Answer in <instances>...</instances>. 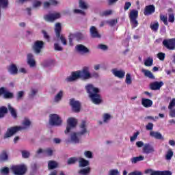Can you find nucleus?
Listing matches in <instances>:
<instances>
[{"label": "nucleus", "mask_w": 175, "mask_h": 175, "mask_svg": "<svg viewBox=\"0 0 175 175\" xmlns=\"http://www.w3.org/2000/svg\"><path fill=\"white\" fill-rule=\"evenodd\" d=\"M76 36H77L76 40L77 41L83 40V39H84V35L83 33H80V32L76 33Z\"/></svg>", "instance_id": "obj_48"}, {"label": "nucleus", "mask_w": 175, "mask_h": 175, "mask_svg": "<svg viewBox=\"0 0 175 175\" xmlns=\"http://www.w3.org/2000/svg\"><path fill=\"white\" fill-rule=\"evenodd\" d=\"M142 151L144 154H152V152H155V149L152 145L150 144H145L142 148Z\"/></svg>", "instance_id": "obj_15"}, {"label": "nucleus", "mask_w": 175, "mask_h": 175, "mask_svg": "<svg viewBox=\"0 0 175 175\" xmlns=\"http://www.w3.org/2000/svg\"><path fill=\"white\" fill-rule=\"evenodd\" d=\"M110 14H113V11L111 10H105L100 13L101 17H106L107 16H110Z\"/></svg>", "instance_id": "obj_40"}, {"label": "nucleus", "mask_w": 175, "mask_h": 175, "mask_svg": "<svg viewBox=\"0 0 175 175\" xmlns=\"http://www.w3.org/2000/svg\"><path fill=\"white\" fill-rule=\"evenodd\" d=\"M79 73L82 80L92 79V75L90 73V68L87 66L83 67L81 70H79Z\"/></svg>", "instance_id": "obj_9"}, {"label": "nucleus", "mask_w": 175, "mask_h": 175, "mask_svg": "<svg viewBox=\"0 0 175 175\" xmlns=\"http://www.w3.org/2000/svg\"><path fill=\"white\" fill-rule=\"evenodd\" d=\"M9 167H4L0 170L1 174L3 175H8L9 174Z\"/></svg>", "instance_id": "obj_43"}, {"label": "nucleus", "mask_w": 175, "mask_h": 175, "mask_svg": "<svg viewBox=\"0 0 175 175\" xmlns=\"http://www.w3.org/2000/svg\"><path fill=\"white\" fill-rule=\"evenodd\" d=\"M79 79H81V76L79 70H77L75 72H72L71 76L68 77L66 79V81H67V83H72V81H75Z\"/></svg>", "instance_id": "obj_13"}, {"label": "nucleus", "mask_w": 175, "mask_h": 175, "mask_svg": "<svg viewBox=\"0 0 175 175\" xmlns=\"http://www.w3.org/2000/svg\"><path fill=\"white\" fill-rule=\"evenodd\" d=\"M78 173L81 175L90 174V173H91V167H87L85 168L81 169Z\"/></svg>", "instance_id": "obj_31"}, {"label": "nucleus", "mask_w": 175, "mask_h": 175, "mask_svg": "<svg viewBox=\"0 0 175 175\" xmlns=\"http://www.w3.org/2000/svg\"><path fill=\"white\" fill-rule=\"evenodd\" d=\"M160 20L163 21L165 25H168L169 23H167V16L161 14L160 15Z\"/></svg>", "instance_id": "obj_45"}, {"label": "nucleus", "mask_w": 175, "mask_h": 175, "mask_svg": "<svg viewBox=\"0 0 175 175\" xmlns=\"http://www.w3.org/2000/svg\"><path fill=\"white\" fill-rule=\"evenodd\" d=\"M139 135H140V132L137 131L136 133H135L133 135L130 137L131 142H135V140L137 139V136H139Z\"/></svg>", "instance_id": "obj_50"}, {"label": "nucleus", "mask_w": 175, "mask_h": 175, "mask_svg": "<svg viewBox=\"0 0 175 175\" xmlns=\"http://www.w3.org/2000/svg\"><path fill=\"white\" fill-rule=\"evenodd\" d=\"M54 49H55V51H62V50H64L62 46H61L59 45V44H58V43L54 44Z\"/></svg>", "instance_id": "obj_49"}, {"label": "nucleus", "mask_w": 175, "mask_h": 175, "mask_svg": "<svg viewBox=\"0 0 175 175\" xmlns=\"http://www.w3.org/2000/svg\"><path fill=\"white\" fill-rule=\"evenodd\" d=\"M174 14L172 13V14H169L168 15V21L169 23H174Z\"/></svg>", "instance_id": "obj_52"}, {"label": "nucleus", "mask_w": 175, "mask_h": 175, "mask_svg": "<svg viewBox=\"0 0 175 175\" xmlns=\"http://www.w3.org/2000/svg\"><path fill=\"white\" fill-rule=\"evenodd\" d=\"M110 118H111V116H110V114L105 113L103 115V121H104V122H107V121H109V120H110Z\"/></svg>", "instance_id": "obj_54"}, {"label": "nucleus", "mask_w": 175, "mask_h": 175, "mask_svg": "<svg viewBox=\"0 0 175 175\" xmlns=\"http://www.w3.org/2000/svg\"><path fill=\"white\" fill-rule=\"evenodd\" d=\"M172 172L169 170L161 171L160 175H172Z\"/></svg>", "instance_id": "obj_62"}, {"label": "nucleus", "mask_w": 175, "mask_h": 175, "mask_svg": "<svg viewBox=\"0 0 175 175\" xmlns=\"http://www.w3.org/2000/svg\"><path fill=\"white\" fill-rule=\"evenodd\" d=\"M157 57L160 61H165V53L160 52L157 54Z\"/></svg>", "instance_id": "obj_56"}, {"label": "nucleus", "mask_w": 175, "mask_h": 175, "mask_svg": "<svg viewBox=\"0 0 175 175\" xmlns=\"http://www.w3.org/2000/svg\"><path fill=\"white\" fill-rule=\"evenodd\" d=\"M8 71L10 75H17L18 73V68H17V66L14 64H12L10 65L8 68Z\"/></svg>", "instance_id": "obj_20"}, {"label": "nucleus", "mask_w": 175, "mask_h": 175, "mask_svg": "<svg viewBox=\"0 0 175 175\" xmlns=\"http://www.w3.org/2000/svg\"><path fill=\"white\" fill-rule=\"evenodd\" d=\"M50 2L46 1L44 3V9H47L50 8V5H52L53 6H57L59 3V1L57 0H49Z\"/></svg>", "instance_id": "obj_23"}, {"label": "nucleus", "mask_w": 175, "mask_h": 175, "mask_svg": "<svg viewBox=\"0 0 175 175\" xmlns=\"http://www.w3.org/2000/svg\"><path fill=\"white\" fill-rule=\"evenodd\" d=\"M77 125V120L75 118H70L67 120V127L65 131V133H69L72 128H76Z\"/></svg>", "instance_id": "obj_12"}, {"label": "nucleus", "mask_w": 175, "mask_h": 175, "mask_svg": "<svg viewBox=\"0 0 175 175\" xmlns=\"http://www.w3.org/2000/svg\"><path fill=\"white\" fill-rule=\"evenodd\" d=\"M131 6H132V3H131V2L129 1H126L124 3V10H128L129 8H131Z\"/></svg>", "instance_id": "obj_59"}, {"label": "nucleus", "mask_w": 175, "mask_h": 175, "mask_svg": "<svg viewBox=\"0 0 175 175\" xmlns=\"http://www.w3.org/2000/svg\"><path fill=\"white\" fill-rule=\"evenodd\" d=\"M21 152L23 158H29V152L27 150H22Z\"/></svg>", "instance_id": "obj_55"}, {"label": "nucleus", "mask_w": 175, "mask_h": 175, "mask_svg": "<svg viewBox=\"0 0 175 175\" xmlns=\"http://www.w3.org/2000/svg\"><path fill=\"white\" fill-rule=\"evenodd\" d=\"M150 136L151 137H154V139H156L157 140H165V138L163 137L162 134L158 131H151L150 132Z\"/></svg>", "instance_id": "obj_19"}, {"label": "nucleus", "mask_w": 175, "mask_h": 175, "mask_svg": "<svg viewBox=\"0 0 175 175\" xmlns=\"http://www.w3.org/2000/svg\"><path fill=\"white\" fill-rule=\"evenodd\" d=\"M49 124L53 126H59L62 125V119L58 114L52 113L49 116Z\"/></svg>", "instance_id": "obj_7"}, {"label": "nucleus", "mask_w": 175, "mask_h": 175, "mask_svg": "<svg viewBox=\"0 0 175 175\" xmlns=\"http://www.w3.org/2000/svg\"><path fill=\"white\" fill-rule=\"evenodd\" d=\"M90 36L91 38H93V39L95 38H100V34H99V31H98V29L95 26H92L90 29Z\"/></svg>", "instance_id": "obj_18"}, {"label": "nucleus", "mask_w": 175, "mask_h": 175, "mask_svg": "<svg viewBox=\"0 0 175 175\" xmlns=\"http://www.w3.org/2000/svg\"><path fill=\"white\" fill-rule=\"evenodd\" d=\"M163 85V81H154L150 84V88L152 91H158V90H161V88Z\"/></svg>", "instance_id": "obj_17"}, {"label": "nucleus", "mask_w": 175, "mask_h": 175, "mask_svg": "<svg viewBox=\"0 0 175 175\" xmlns=\"http://www.w3.org/2000/svg\"><path fill=\"white\" fill-rule=\"evenodd\" d=\"M125 83L128 85H131V84H132V77H131V74L127 73L126 75Z\"/></svg>", "instance_id": "obj_41"}, {"label": "nucleus", "mask_w": 175, "mask_h": 175, "mask_svg": "<svg viewBox=\"0 0 175 175\" xmlns=\"http://www.w3.org/2000/svg\"><path fill=\"white\" fill-rule=\"evenodd\" d=\"M9 159V155L6 150H3L0 154V162H6Z\"/></svg>", "instance_id": "obj_26"}, {"label": "nucleus", "mask_w": 175, "mask_h": 175, "mask_svg": "<svg viewBox=\"0 0 175 175\" xmlns=\"http://www.w3.org/2000/svg\"><path fill=\"white\" fill-rule=\"evenodd\" d=\"M8 109L9 111L10 112L12 117L14 120H16L17 118V111H16V109L14 108H13V107H12V105L10 104L8 105Z\"/></svg>", "instance_id": "obj_29"}, {"label": "nucleus", "mask_w": 175, "mask_h": 175, "mask_svg": "<svg viewBox=\"0 0 175 175\" xmlns=\"http://www.w3.org/2000/svg\"><path fill=\"white\" fill-rule=\"evenodd\" d=\"M173 150H169L165 155V158L167 161L172 159L173 157Z\"/></svg>", "instance_id": "obj_44"}, {"label": "nucleus", "mask_w": 175, "mask_h": 175, "mask_svg": "<svg viewBox=\"0 0 175 175\" xmlns=\"http://www.w3.org/2000/svg\"><path fill=\"white\" fill-rule=\"evenodd\" d=\"M153 62H154V59H152V58L148 57V58L144 62V65H145V66H152Z\"/></svg>", "instance_id": "obj_42"}, {"label": "nucleus", "mask_w": 175, "mask_h": 175, "mask_svg": "<svg viewBox=\"0 0 175 175\" xmlns=\"http://www.w3.org/2000/svg\"><path fill=\"white\" fill-rule=\"evenodd\" d=\"M22 125H23V126H31V121L28 119V118H25V120H23Z\"/></svg>", "instance_id": "obj_47"}, {"label": "nucleus", "mask_w": 175, "mask_h": 175, "mask_svg": "<svg viewBox=\"0 0 175 175\" xmlns=\"http://www.w3.org/2000/svg\"><path fill=\"white\" fill-rule=\"evenodd\" d=\"M77 161H79V159L76 157H70L68 159V161H67V164L68 165H75V163H76V162H77Z\"/></svg>", "instance_id": "obj_37"}, {"label": "nucleus", "mask_w": 175, "mask_h": 175, "mask_svg": "<svg viewBox=\"0 0 175 175\" xmlns=\"http://www.w3.org/2000/svg\"><path fill=\"white\" fill-rule=\"evenodd\" d=\"M131 161L132 163H137V162L144 161V156L140 155L139 157H133L131 159Z\"/></svg>", "instance_id": "obj_33"}, {"label": "nucleus", "mask_w": 175, "mask_h": 175, "mask_svg": "<svg viewBox=\"0 0 175 175\" xmlns=\"http://www.w3.org/2000/svg\"><path fill=\"white\" fill-rule=\"evenodd\" d=\"M11 170L14 175H24L27 173V166L25 165H12Z\"/></svg>", "instance_id": "obj_6"}, {"label": "nucleus", "mask_w": 175, "mask_h": 175, "mask_svg": "<svg viewBox=\"0 0 175 175\" xmlns=\"http://www.w3.org/2000/svg\"><path fill=\"white\" fill-rule=\"evenodd\" d=\"M87 93L89 94V98L94 103V105H99L102 103V98L99 94V89L94 87V85L89 84L85 86Z\"/></svg>", "instance_id": "obj_1"}, {"label": "nucleus", "mask_w": 175, "mask_h": 175, "mask_svg": "<svg viewBox=\"0 0 175 175\" xmlns=\"http://www.w3.org/2000/svg\"><path fill=\"white\" fill-rule=\"evenodd\" d=\"M70 106H71L72 110L74 113H80L81 104L78 100H75V98H71L70 100Z\"/></svg>", "instance_id": "obj_10"}, {"label": "nucleus", "mask_w": 175, "mask_h": 175, "mask_svg": "<svg viewBox=\"0 0 175 175\" xmlns=\"http://www.w3.org/2000/svg\"><path fill=\"white\" fill-rule=\"evenodd\" d=\"M170 116L173 118H175V108L170 109Z\"/></svg>", "instance_id": "obj_63"}, {"label": "nucleus", "mask_w": 175, "mask_h": 175, "mask_svg": "<svg viewBox=\"0 0 175 175\" xmlns=\"http://www.w3.org/2000/svg\"><path fill=\"white\" fill-rule=\"evenodd\" d=\"M90 165V161L85 160L84 158L79 159V167H85Z\"/></svg>", "instance_id": "obj_27"}, {"label": "nucleus", "mask_w": 175, "mask_h": 175, "mask_svg": "<svg viewBox=\"0 0 175 175\" xmlns=\"http://www.w3.org/2000/svg\"><path fill=\"white\" fill-rule=\"evenodd\" d=\"M27 62L31 67H33L35 65H36V62H35V59H33V55H32V53H29L27 55Z\"/></svg>", "instance_id": "obj_28"}, {"label": "nucleus", "mask_w": 175, "mask_h": 175, "mask_svg": "<svg viewBox=\"0 0 175 175\" xmlns=\"http://www.w3.org/2000/svg\"><path fill=\"white\" fill-rule=\"evenodd\" d=\"M118 23V21H117V19H112L107 22V23L109 24V25H110V27H114V25H116Z\"/></svg>", "instance_id": "obj_51"}, {"label": "nucleus", "mask_w": 175, "mask_h": 175, "mask_svg": "<svg viewBox=\"0 0 175 175\" xmlns=\"http://www.w3.org/2000/svg\"><path fill=\"white\" fill-rule=\"evenodd\" d=\"M9 6V0H0V8L6 9Z\"/></svg>", "instance_id": "obj_35"}, {"label": "nucleus", "mask_w": 175, "mask_h": 175, "mask_svg": "<svg viewBox=\"0 0 175 175\" xmlns=\"http://www.w3.org/2000/svg\"><path fill=\"white\" fill-rule=\"evenodd\" d=\"M62 96H64V92L60 90L59 92L55 96V102H59L61 99H62Z\"/></svg>", "instance_id": "obj_38"}, {"label": "nucleus", "mask_w": 175, "mask_h": 175, "mask_svg": "<svg viewBox=\"0 0 175 175\" xmlns=\"http://www.w3.org/2000/svg\"><path fill=\"white\" fill-rule=\"evenodd\" d=\"M112 73L114 75L115 77L118 79H124L125 77V71L124 70H117V69L112 70Z\"/></svg>", "instance_id": "obj_21"}, {"label": "nucleus", "mask_w": 175, "mask_h": 175, "mask_svg": "<svg viewBox=\"0 0 175 175\" xmlns=\"http://www.w3.org/2000/svg\"><path fill=\"white\" fill-rule=\"evenodd\" d=\"M128 175H143V172H142L140 171H134V172L129 173Z\"/></svg>", "instance_id": "obj_61"}, {"label": "nucleus", "mask_w": 175, "mask_h": 175, "mask_svg": "<svg viewBox=\"0 0 175 175\" xmlns=\"http://www.w3.org/2000/svg\"><path fill=\"white\" fill-rule=\"evenodd\" d=\"M146 129L147 131H152L154 129V124L149 122L148 124L146 126Z\"/></svg>", "instance_id": "obj_57"}, {"label": "nucleus", "mask_w": 175, "mask_h": 175, "mask_svg": "<svg viewBox=\"0 0 175 175\" xmlns=\"http://www.w3.org/2000/svg\"><path fill=\"white\" fill-rule=\"evenodd\" d=\"M60 18L61 14L59 13L46 14L44 16L45 21H50L51 23Z\"/></svg>", "instance_id": "obj_14"}, {"label": "nucleus", "mask_w": 175, "mask_h": 175, "mask_svg": "<svg viewBox=\"0 0 175 175\" xmlns=\"http://www.w3.org/2000/svg\"><path fill=\"white\" fill-rule=\"evenodd\" d=\"M159 29V23L158 22H156L150 25V29H152V31H154V32H157Z\"/></svg>", "instance_id": "obj_39"}, {"label": "nucleus", "mask_w": 175, "mask_h": 175, "mask_svg": "<svg viewBox=\"0 0 175 175\" xmlns=\"http://www.w3.org/2000/svg\"><path fill=\"white\" fill-rule=\"evenodd\" d=\"M27 127L25 126H15L13 127H10L7 129L6 133H5L3 136V139H8V137H12L13 135H15V133H17L19 131H23V129H25Z\"/></svg>", "instance_id": "obj_5"}, {"label": "nucleus", "mask_w": 175, "mask_h": 175, "mask_svg": "<svg viewBox=\"0 0 175 175\" xmlns=\"http://www.w3.org/2000/svg\"><path fill=\"white\" fill-rule=\"evenodd\" d=\"M77 39L76 33H70L68 36V40L70 46H73V40Z\"/></svg>", "instance_id": "obj_34"}, {"label": "nucleus", "mask_w": 175, "mask_h": 175, "mask_svg": "<svg viewBox=\"0 0 175 175\" xmlns=\"http://www.w3.org/2000/svg\"><path fill=\"white\" fill-rule=\"evenodd\" d=\"M79 8H81V9H88V6L85 3V2H84L83 0H80L79 1Z\"/></svg>", "instance_id": "obj_46"}, {"label": "nucleus", "mask_w": 175, "mask_h": 175, "mask_svg": "<svg viewBox=\"0 0 175 175\" xmlns=\"http://www.w3.org/2000/svg\"><path fill=\"white\" fill-rule=\"evenodd\" d=\"M44 47V42L37 40L34 42L33 50L36 54H40L42 49Z\"/></svg>", "instance_id": "obj_11"}, {"label": "nucleus", "mask_w": 175, "mask_h": 175, "mask_svg": "<svg viewBox=\"0 0 175 175\" xmlns=\"http://www.w3.org/2000/svg\"><path fill=\"white\" fill-rule=\"evenodd\" d=\"M61 31H62L61 23H56L55 28L56 38L62 42L64 46H66L68 44V42H66V38H65V36H64V35H61Z\"/></svg>", "instance_id": "obj_4"}, {"label": "nucleus", "mask_w": 175, "mask_h": 175, "mask_svg": "<svg viewBox=\"0 0 175 175\" xmlns=\"http://www.w3.org/2000/svg\"><path fill=\"white\" fill-rule=\"evenodd\" d=\"M98 49H100V50L106 51V50H107L108 47L107 46V45H105L103 44H100L98 46Z\"/></svg>", "instance_id": "obj_60"}, {"label": "nucleus", "mask_w": 175, "mask_h": 175, "mask_svg": "<svg viewBox=\"0 0 175 175\" xmlns=\"http://www.w3.org/2000/svg\"><path fill=\"white\" fill-rule=\"evenodd\" d=\"M175 107V98H172V100L170 101L169 105H168V109H172Z\"/></svg>", "instance_id": "obj_58"}, {"label": "nucleus", "mask_w": 175, "mask_h": 175, "mask_svg": "<svg viewBox=\"0 0 175 175\" xmlns=\"http://www.w3.org/2000/svg\"><path fill=\"white\" fill-rule=\"evenodd\" d=\"M84 155L86 158H89L90 159H91V158H92V152L90 150H86L84 152Z\"/></svg>", "instance_id": "obj_53"}, {"label": "nucleus", "mask_w": 175, "mask_h": 175, "mask_svg": "<svg viewBox=\"0 0 175 175\" xmlns=\"http://www.w3.org/2000/svg\"><path fill=\"white\" fill-rule=\"evenodd\" d=\"M58 167V163L55 161H49L48 163V168L49 170H53V169H56Z\"/></svg>", "instance_id": "obj_30"}, {"label": "nucleus", "mask_w": 175, "mask_h": 175, "mask_svg": "<svg viewBox=\"0 0 175 175\" xmlns=\"http://www.w3.org/2000/svg\"><path fill=\"white\" fill-rule=\"evenodd\" d=\"M139 17V11L137 10H132L129 13L130 24L132 28H136L139 25L137 18Z\"/></svg>", "instance_id": "obj_3"}, {"label": "nucleus", "mask_w": 175, "mask_h": 175, "mask_svg": "<svg viewBox=\"0 0 175 175\" xmlns=\"http://www.w3.org/2000/svg\"><path fill=\"white\" fill-rule=\"evenodd\" d=\"M152 13H155V5H146L144 10V16H150L152 14Z\"/></svg>", "instance_id": "obj_16"}, {"label": "nucleus", "mask_w": 175, "mask_h": 175, "mask_svg": "<svg viewBox=\"0 0 175 175\" xmlns=\"http://www.w3.org/2000/svg\"><path fill=\"white\" fill-rule=\"evenodd\" d=\"M76 49L79 53H83L84 54H87V53H90V49H88V48H87L83 44L77 45Z\"/></svg>", "instance_id": "obj_22"}, {"label": "nucleus", "mask_w": 175, "mask_h": 175, "mask_svg": "<svg viewBox=\"0 0 175 175\" xmlns=\"http://www.w3.org/2000/svg\"><path fill=\"white\" fill-rule=\"evenodd\" d=\"M142 73H144L145 77H148V79H150L151 80H155V76L151 72V71L146 69L142 70Z\"/></svg>", "instance_id": "obj_25"}, {"label": "nucleus", "mask_w": 175, "mask_h": 175, "mask_svg": "<svg viewBox=\"0 0 175 175\" xmlns=\"http://www.w3.org/2000/svg\"><path fill=\"white\" fill-rule=\"evenodd\" d=\"M142 105L146 108L151 107L152 106V100L148 98H142Z\"/></svg>", "instance_id": "obj_24"}, {"label": "nucleus", "mask_w": 175, "mask_h": 175, "mask_svg": "<svg viewBox=\"0 0 175 175\" xmlns=\"http://www.w3.org/2000/svg\"><path fill=\"white\" fill-rule=\"evenodd\" d=\"M79 128L81 129V131L78 133H73L71 135V141L73 143H79L80 140L79 139V137H81V136H83L88 132L87 131V122L85 120H82L81 124L79 125Z\"/></svg>", "instance_id": "obj_2"}, {"label": "nucleus", "mask_w": 175, "mask_h": 175, "mask_svg": "<svg viewBox=\"0 0 175 175\" xmlns=\"http://www.w3.org/2000/svg\"><path fill=\"white\" fill-rule=\"evenodd\" d=\"M14 96V95L13 94V93L10 92L9 91H6V90L3 95V98L5 99H13Z\"/></svg>", "instance_id": "obj_36"}, {"label": "nucleus", "mask_w": 175, "mask_h": 175, "mask_svg": "<svg viewBox=\"0 0 175 175\" xmlns=\"http://www.w3.org/2000/svg\"><path fill=\"white\" fill-rule=\"evenodd\" d=\"M118 170H111L109 172V175H118Z\"/></svg>", "instance_id": "obj_64"}, {"label": "nucleus", "mask_w": 175, "mask_h": 175, "mask_svg": "<svg viewBox=\"0 0 175 175\" xmlns=\"http://www.w3.org/2000/svg\"><path fill=\"white\" fill-rule=\"evenodd\" d=\"M8 107L2 106L0 107V118H3L5 114H8Z\"/></svg>", "instance_id": "obj_32"}, {"label": "nucleus", "mask_w": 175, "mask_h": 175, "mask_svg": "<svg viewBox=\"0 0 175 175\" xmlns=\"http://www.w3.org/2000/svg\"><path fill=\"white\" fill-rule=\"evenodd\" d=\"M163 45L167 50H175V38L163 40Z\"/></svg>", "instance_id": "obj_8"}]
</instances>
